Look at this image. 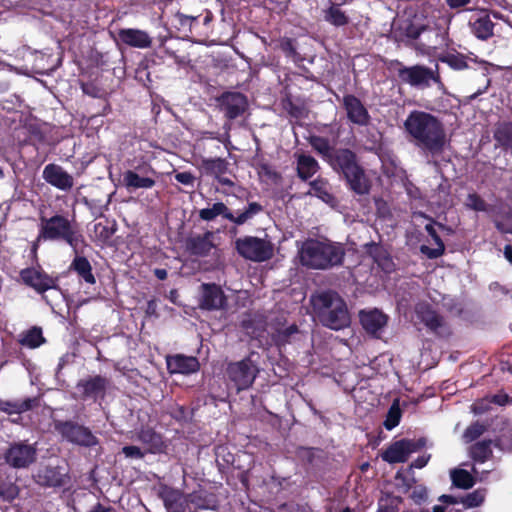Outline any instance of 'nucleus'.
Wrapping results in <instances>:
<instances>
[{
    "mask_svg": "<svg viewBox=\"0 0 512 512\" xmlns=\"http://www.w3.org/2000/svg\"><path fill=\"white\" fill-rule=\"evenodd\" d=\"M404 126L417 146L432 154L443 150L446 134L443 125L435 116L422 111H413L405 120Z\"/></svg>",
    "mask_w": 512,
    "mask_h": 512,
    "instance_id": "1",
    "label": "nucleus"
},
{
    "mask_svg": "<svg viewBox=\"0 0 512 512\" xmlns=\"http://www.w3.org/2000/svg\"><path fill=\"white\" fill-rule=\"evenodd\" d=\"M299 256L304 266L313 269H327L342 262L344 251L338 244L308 240L303 243Z\"/></svg>",
    "mask_w": 512,
    "mask_h": 512,
    "instance_id": "2",
    "label": "nucleus"
},
{
    "mask_svg": "<svg viewBox=\"0 0 512 512\" xmlns=\"http://www.w3.org/2000/svg\"><path fill=\"white\" fill-rule=\"evenodd\" d=\"M313 304L323 325L340 330L350 324V315L343 299L335 292H323L313 297Z\"/></svg>",
    "mask_w": 512,
    "mask_h": 512,
    "instance_id": "3",
    "label": "nucleus"
},
{
    "mask_svg": "<svg viewBox=\"0 0 512 512\" xmlns=\"http://www.w3.org/2000/svg\"><path fill=\"white\" fill-rule=\"evenodd\" d=\"M81 236L75 231L71 222L60 215L49 219L41 218L40 234L38 240H64L76 249Z\"/></svg>",
    "mask_w": 512,
    "mask_h": 512,
    "instance_id": "4",
    "label": "nucleus"
},
{
    "mask_svg": "<svg viewBox=\"0 0 512 512\" xmlns=\"http://www.w3.org/2000/svg\"><path fill=\"white\" fill-rule=\"evenodd\" d=\"M235 245L238 253L251 261H266L273 255V245L265 239L246 236L237 239Z\"/></svg>",
    "mask_w": 512,
    "mask_h": 512,
    "instance_id": "5",
    "label": "nucleus"
},
{
    "mask_svg": "<svg viewBox=\"0 0 512 512\" xmlns=\"http://www.w3.org/2000/svg\"><path fill=\"white\" fill-rule=\"evenodd\" d=\"M257 369L250 359L231 363L227 367L228 379L237 391L249 388L255 380Z\"/></svg>",
    "mask_w": 512,
    "mask_h": 512,
    "instance_id": "6",
    "label": "nucleus"
},
{
    "mask_svg": "<svg viewBox=\"0 0 512 512\" xmlns=\"http://www.w3.org/2000/svg\"><path fill=\"white\" fill-rule=\"evenodd\" d=\"M424 442L402 439L390 445L382 455L383 460L388 463L405 462L411 453L418 451Z\"/></svg>",
    "mask_w": 512,
    "mask_h": 512,
    "instance_id": "7",
    "label": "nucleus"
},
{
    "mask_svg": "<svg viewBox=\"0 0 512 512\" xmlns=\"http://www.w3.org/2000/svg\"><path fill=\"white\" fill-rule=\"evenodd\" d=\"M56 430L68 441L83 445L92 446L96 444V437L85 427L70 422L56 424Z\"/></svg>",
    "mask_w": 512,
    "mask_h": 512,
    "instance_id": "8",
    "label": "nucleus"
},
{
    "mask_svg": "<svg viewBox=\"0 0 512 512\" xmlns=\"http://www.w3.org/2000/svg\"><path fill=\"white\" fill-rule=\"evenodd\" d=\"M6 462L15 468H25L36 459V449L29 444L16 443L5 454Z\"/></svg>",
    "mask_w": 512,
    "mask_h": 512,
    "instance_id": "9",
    "label": "nucleus"
},
{
    "mask_svg": "<svg viewBox=\"0 0 512 512\" xmlns=\"http://www.w3.org/2000/svg\"><path fill=\"white\" fill-rule=\"evenodd\" d=\"M418 319L432 332L438 335L449 334L446 321L436 311L426 304H419L416 307Z\"/></svg>",
    "mask_w": 512,
    "mask_h": 512,
    "instance_id": "10",
    "label": "nucleus"
},
{
    "mask_svg": "<svg viewBox=\"0 0 512 512\" xmlns=\"http://www.w3.org/2000/svg\"><path fill=\"white\" fill-rule=\"evenodd\" d=\"M399 77L412 86H429L430 81L439 82V76L423 66L400 69Z\"/></svg>",
    "mask_w": 512,
    "mask_h": 512,
    "instance_id": "11",
    "label": "nucleus"
},
{
    "mask_svg": "<svg viewBox=\"0 0 512 512\" xmlns=\"http://www.w3.org/2000/svg\"><path fill=\"white\" fill-rule=\"evenodd\" d=\"M21 278L26 285L32 287L39 293L56 287L54 278L36 268L24 269L21 272Z\"/></svg>",
    "mask_w": 512,
    "mask_h": 512,
    "instance_id": "12",
    "label": "nucleus"
},
{
    "mask_svg": "<svg viewBox=\"0 0 512 512\" xmlns=\"http://www.w3.org/2000/svg\"><path fill=\"white\" fill-rule=\"evenodd\" d=\"M42 176L47 183L63 191L71 189L74 184L73 177L56 164L45 166Z\"/></svg>",
    "mask_w": 512,
    "mask_h": 512,
    "instance_id": "13",
    "label": "nucleus"
},
{
    "mask_svg": "<svg viewBox=\"0 0 512 512\" xmlns=\"http://www.w3.org/2000/svg\"><path fill=\"white\" fill-rule=\"evenodd\" d=\"M225 297L220 287L214 284L202 285L200 307L207 310H216L224 307Z\"/></svg>",
    "mask_w": 512,
    "mask_h": 512,
    "instance_id": "14",
    "label": "nucleus"
},
{
    "mask_svg": "<svg viewBox=\"0 0 512 512\" xmlns=\"http://www.w3.org/2000/svg\"><path fill=\"white\" fill-rule=\"evenodd\" d=\"M343 105L350 121L358 125H366L369 114L361 101L353 95H346L343 98Z\"/></svg>",
    "mask_w": 512,
    "mask_h": 512,
    "instance_id": "15",
    "label": "nucleus"
},
{
    "mask_svg": "<svg viewBox=\"0 0 512 512\" xmlns=\"http://www.w3.org/2000/svg\"><path fill=\"white\" fill-rule=\"evenodd\" d=\"M118 37L124 44L135 48L145 49L152 44V38L148 33L139 29H121L118 32Z\"/></svg>",
    "mask_w": 512,
    "mask_h": 512,
    "instance_id": "16",
    "label": "nucleus"
},
{
    "mask_svg": "<svg viewBox=\"0 0 512 512\" xmlns=\"http://www.w3.org/2000/svg\"><path fill=\"white\" fill-rule=\"evenodd\" d=\"M168 369L171 373L189 374L199 369V362L195 357L175 355L167 359Z\"/></svg>",
    "mask_w": 512,
    "mask_h": 512,
    "instance_id": "17",
    "label": "nucleus"
},
{
    "mask_svg": "<svg viewBox=\"0 0 512 512\" xmlns=\"http://www.w3.org/2000/svg\"><path fill=\"white\" fill-rule=\"evenodd\" d=\"M246 108V99L240 93H229L222 99V110L225 115L234 119L244 112Z\"/></svg>",
    "mask_w": 512,
    "mask_h": 512,
    "instance_id": "18",
    "label": "nucleus"
},
{
    "mask_svg": "<svg viewBox=\"0 0 512 512\" xmlns=\"http://www.w3.org/2000/svg\"><path fill=\"white\" fill-rule=\"evenodd\" d=\"M345 179L348 182L350 188L357 194H367L370 190L371 184L365 171L359 165L345 174Z\"/></svg>",
    "mask_w": 512,
    "mask_h": 512,
    "instance_id": "19",
    "label": "nucleus"
},
{
    "mask_svg": "<svg viewBox=\"0 0 512 512\" xmlns=\"http://www.w3.org/2000/svg\"><path fill=\"white\" fill-rule=\"evenodd\" d=\"M227 168V162L221 158L204 159L201 162V169L205 174L214 176L222 184L231 185V181L223 177Z\"/></svg>",
    "mask_w": 512,
    "mask_h": 512,
    "instance_id": "20",
    "label": "nucleus"
},
{
    "mask_svg": "<svg viewBox=\"0 0 512 512\" xmlns=\"http://www.w3.org/2000/svg\"><path fill=\"white\" fill-rule=\"evenodd\" d=\"M331 165L336 169H340L345 175L355 169L358 164L356 161V155L348 149L337 150L333 157L330 159Z\"/></svg>",
    "mask_w": 512,
    "mask_h": 512,
    "instance_id": "21",
    "label": "nucleus"
},
{
    "mask_svg": "<svg viewBox=\"0 0 512 512\" xmlns=\"http://www.w3.org/2000/svg\"><path fill=\"white\" fill-rule=\"evenodd\" d=\"M360 320L363 328L371 334H376L387 324L386 315L379 310L361 312Z\"/></svg>",
    "mask_w": 512,
    "mask_h": 512,
    "instance_id": "22",
    "label": "nucleus"
},
{
    "mask_svg": "<svg viewBox=\"0 0 512 512\" xmlns=\"http://www.w3.org/2000/svg\"><path fill=\"white\" fill-rule=\"evenodd\" d=\"M213 233L206 232L203 235L195 236L187 241V249L194 255L205 256L214 247Z\"/></svg>",
    "mask_w": 512,
    "mask_h": 512,
    "instance_id": "23",
    "label": "nucleus"
},
{
    "mask_svg": "<svg viewBox=\"0 0 512 512\" xmlns=\"http://www.w3.org/2000/svg\"><path fill=\"white\" fill-rule=\"evenodd\" d=\"M37 482L45 486H62L65 484L66 474L58 468L45 467L37 473Z\"/></svg>",
    "mask_w": 512,
    "mask_h": 512,
    "instance_id": "24",
    "label": "nucleus"
},
{
    "mask_svg": "<svg viewBox=\"0 0 512 512\" xmlns=\"http://www.w3.org/2000/svg\"><path fill=\"white\" fill-rule=\"evenodd\" d=\"M156 181L150 177L140 176L132 170L123 174V184L128 190L150 189L154 187Z\"/></svg>",
    "mask_w": 512,
    "mask_h": 512,
    "instance_id": "25",
    "label": "nucleus"
},
{
    "mask_svg": "<svg viewBox=\"0 0 512 512\" xmlns=\"http://www.w3.org/2000/svg\"><path fill=\"white\" fill-rule=\"evenodd\" d=\"M425 230L427 231L429 236L432 238V240L434 242V247L430 248L427 245H422L420 247V251L430 259H434V258L441 256L444 253L445 246H444V243L442 242L440 236L437 234L434 224L433 223L427 224L425 226Z\"/></svg>",
    "mask_w": 512,
    "mask_h": 512,
    "instance_id": "26",
    "label": "nucleus"
},
{
    "mask_svg": "<svg viewBox=\"0 0 512 512\" xmlns=\"http://www.w3.org/2000/svg\"><path fill=\"white\" fill-rule=\"evenodd\" d=\"M37 404L36 398H26L24 400L4 401L0 400V411L9 415L20 414L30 410Z\"/></svg>",
    "mask_w": 512,
    "mask_h": 512,
    "instance_id": "27",
    "label": "nucleus"
},
{
    "mask_svg": "<svg viewBox=\"0 0 512 512\" xmlns=\"http://www.w3.org/2000/svg\"><path fill=\"white\" fill-rule=\"evenodd\" d=\"M106 387V379L95 376L78 383L77 388L84 396H97L102 393Z\"/></svg>",
    "mask_w": 512,
    "mask_h": 512,
    "instance_id": "28",
    "label": "nucleus"
},
{
    "mask_svg": "<svg viewBox=\"0 0 512 512\" xmlns=\"http://www.w3.org/2000/svg\"><path fill=\"white\" fill-rule=\"evenodd\" d=\"M319 169L317 161L305 154H300L297 157V171L300 178L306 180L312 177Z\"/></svg>",
    "mask_w": 512,
    "mask_h": 512,
    "instance_id": "29",
    "label": "nucleus"
},
{
    "mask_svg": "<svg viewBox=\"0 0 512 512\" xmlns=\"http://www.w3.org/2000/svg\"><path fill=\"white\" fill-rule=\"evenodd\" d=\"M217 216H223L232 222L233 214L229 211L227 206L222 202H217L212 207L204 208L199 211V217L205 221H211Z\"/></svg>",
    "mask_w": 512,
    "mask_h": 512,
    "instance_id": "30",
    "label": "nucleus"
},
{
    "mask_svg": "<svg viewBox=\"0 0 512 512\" xmlns=\"http://www.w3.org/2000/svg\"><path fill=\"white\" fill-rule=\"evenodd\" d=\"M473 33L479 39H487L493 34V23L488 15H481L472 23Z\"/></svg>",
    "mask_w": 512,
    "mask_h": 512,
    "instance_id": "31",
    "label": "nucleus"
},
{
    "mask_svg": "<svg viewBox=\"0 0 512 512\" xmlns=\"http://www.w3.org/2000/svg\"><path fill=\"white\" fill-rule=\"evenodd\" d=\"M453 485L461 489H469L475 484L471 473L464 469H454L450 473Z\"/></svg>",
    "mask_w": 512,
    "mask_h": 512,
    "instance_id": "32",
    "label": "nucleus"
},
{
    "mask_svg": "<svg viewBox=\"0 0 512 512\" xmlns=\"http://www.w3.org/2000/svg\"><path fill=\"white\" fill-rule=\"evenodd\" d=\"M308 193L317 196L326 203H331L334 200L330 193V188L327 181L323 179H317L311 182L310 190Z\"/></svg>",
    "mask_w": 512,
    "mask_h": 512,
    "instance_id": "33",
    "label": "nucleus"
},
{
    "mask_svg": "<svg viewBox=\"0 0 512 512\" xmlns=\"http://www.w3.org/2000/svg\"><path fill=\"white\" fill-rule=\"evenodd\" d=\"M71 267L87 282L93 284L95 278L91 272V265L85 257H76Z\"/></svg>",
    "mask_w": 512,
    "mask_h": 512,
    "instance_id": "34",
    "label": "nucleus"
},
{
    "mask_svg": "<svg viewBox=\"0 0 512 512\" xmlns=\"http://www.w3.org/2000/svg\"><path fill=\"white\" fill-rule=\"evenodd\" d=\"M470 454L475 461L485 462L492 455L491 441H482L471 447Z\"/></svg>",
    "mask_w": 512,
    "mask_h": 512,
    "instance_id": "35",
    "label": "nucleus"
},
{
    "mask_svg": "<svg viewBox=\"0 0 512 512\" xmlns=\"http://www.w3.org/2000/svg\"><path fill=\"white\" fill-rule=\"evenodd\" d=\"M494 137L501 145L512 148V123L500 124Z\"/></svg>",
    "mask_w": 512,
    "mask_h": 512,
    "instance_id": "36",
    "label": "nucleus"
},
{
    "mask_svg": "<svg viewBox=\"0 0 512 512\" xmlns=\"http://www.w3.org/2000/svg\"><path fill=\"white\" fill-rule=\"evenodd\" d=\"M262 211V206L256 202H251L248 207L237 216L233 215L232 222L237 225H242L255 215Z\"/></svg>",
    "mask_w": 512,
    "mask_h": 512,
    "instance_id": "37",
    "label": "nucleus"
},
{
    "mask_svg": "<svg viewBox=\"0 0 512 512\" xmlns=\"http://www.w3.org/2000/svg\"><path fill=\"white\" fill-rule=\"evenodd\" d=\"M486 496V490L485 489H477L466 496L462 497L460 499V503H462L467 508H474L480 506Z\"/></svg>",
    "mask_w": 512,
    "mask_h": 512,
    "instance_id": "38",
    "label": "nucleus"
},
{
    "mask_svg": "<svg viewBox=\"0 0 512 512\" xmlns=\"http://www.w3.org/2000/svg\"><path fill=\"white\" fill-rule=\"evenodd\" d=\"M44 342L42 331L39 328H33L25 333L21 339V343L29 348L39 347Z\"/></svg>",
    "mask_w": 512,
    "mask_h": 512,
    "instance_id": "39",
    "label": "nucleus"
},
{
    "mask_svg": "<svg viewBox=\"0 0 512 512\" xmlns=\"http://www.w3.org/2000/svg\"><path fill=\"white\" fill-rule=\"evenodd\" d=\"M325 18L335 26H343L348 23V17L337 5H332L327 10Z\"/></svg>",
    "mask_w": 512,
    "mask_h": 512,
    "instance_id": "40",
    "label": "nucleus"
},
{
    "mask_svg": "<svg viewBox=\"0 0 512 512\" xmlns=\"http://www.w3.org/2000/svg\"><path fill=\"white\" fill-rule=\"evenodd\" d=\"M310 145L324 158L331 159V146L329 141L323 137L312 136L309 139Z\"/></svg>",
    "mask_w": 512,
    "mask_h": 512,
    "instance_id": "41",
    "label": "nucleus"
},
{
    "mask_svg": "<svg viewBox=\"0 0 512 512\" xmlns=\"http://www.w3.org/2000/svg\"><path fill=\"white\" fill-rule=\"evenodd\" d=\"M400 418H401V410L399 408L398 401H395L391 405V407L388 411V415H387V418L384 423L385 427L388 430L393 429L394 427H396L399 424Z\"/></svg>",
    "mask_w": 512,
    "mask_h": 512,
    "instance_id": "42",
    "label": "nucleus"
},
{
    "mask_svg": "<svg viewBox=\"0 0 512 512\" xmlns=\"http://www.w3.org/2000/svg\"><path fill=\"white\" fill-rule=\"evenodd\" d=\"M485 430L486 427L484 425L480 424L479 422H475L471 424L469 427H467L463 434V440L466 443L472 442L479 436H481Z\"/></svg>",
    "mask_w": 512,
    "mask_h": 512,
    "instance_id": "43",
    "label": "nucleus"
},
{
    "mask_svg": "<svg viewBox=\"0 0 512 512\" xmlns=\"http://www.w3.org/2000/svg\"><path fill=\"white\" fill-rule=\"evenodd\" d=\"M19 495V489L15 484L4 483L0 485V498L2 500L11 502Z\"/></svg>",
    "mask_w": 512,
    "mask_h": 512,
    "instance_id": "44",
    "label": "nucleus"
},
{
    "mask_svg": "<svg viewBox=\"0 0 512 512\" xmlns=\"http://www.w3.org/2000/svg\"><path fill=\"white\" fill-rule=\"evenodd\" d=\"M466 206L475 211H486L487 209L485 201L475 193L467 196Z\"/></svg>",
    "mask_w": 512,
    "mask_h": 512,
    "instance_id": "45",
    "label": "nucleus"
},
{
    "mask_svg": "<svg viewBox=\"0 0 512 512\" xmlns=\"http://www.w3.org/2000/svg\"><path fill=\"white\" fill-rule=\"evenodd\" d=\"M496 446L505 451L512 450V430L505 429L503 433L498 437Z\"/></svg>",
    "mask_w": 512,
    "mask_h": 512,
    "instance_id": "46",
    "label": "nucleus"
},
{
    "mask_svg": "<svg viewBox=\"0 0 512 512\" xmlns=\"http://www.w3.org/2000/svg\"><path fill=\"white\" fill-rule=\"evenodd\" d=\"M411 498L418 504L427 499V490L423 486H415L411 492Z\"/></svg>",
    "mask_w": 512,
    "mask_h": 512,
    "instance_id": "47",
    "label": "nucleus"
},
{
    "mask_svg": "<svg viewBox=\"0 0 512 512\" xmlns=\"http://www.w3.org/2000/svg\"><path fill=\"white\" fill-rule=\"evenodd\" d=\"M124 455L128 458L140 459L143 457V453L137 446H125L122 449Z\"/></svg>",
    "mask_w": 512,
    "mask_h": 512,
    "instance_id": "48",
    "label": "nucleus"
},
{
    "mask_svg": "<svg viewBox=\"0 0 512 512\" xmlns=\"http://www.w3.org/2000/svg\"><path fill=\"white\" fill-rule=\"evenodd\" d=\"M175 179L184 185H193L194 176L190 172H180L175 175Z\"/></svg>",
    "mask_w": 512,
    "mask_h": 512,
    "instance_id": "49",
    "label": "nucleus"
},
{
    "mask_svg": "<svg viewBox=\"0 0 512 512\" xmlns=\"http://www.w3.org/2000/svg\"><path fill=\"white\" fill-rule=\"evenodd\" d=\"M94 231L96 235L102 240L109 238L111 235L107 226L103 225L102 223H96L94 225Z\"/></svg>",
    "mask_w": 512,
    "mask_h": 512,
    "instance_id": "50",
    "label": "nucleus"
},
{
    "mask_svg": "<svg viewBox=\"0 0 512 512\" xmlns=\"http://www.w3.org/2000/svg\"><path fill=\"white\" fill-rule=\"evenodd\" d=\"M180 498V495L176 492L168 493L164 499L165 505L168 509H174V502L177 501V499Z\"/></svg>",
    "mask_w": 512,
    "mask_h": 512,
    "instance_id": "51",
    "label": "nucleus"
},
{
    "mask_svg": "<svg viewBox=\"0 0 512 512\" xmlns=\"http://www.w3.org/2000/svg\"><path fill=\"white\" fill-rule=\"evenodd\" d=\"M176 18L177 20L179 21V23L182 25V26H189L191 25V23L195 20L194 17L192 16H187V15H184V14H181V13H178L176 15Z\"/></svg>",
    "mask_w": 512,
    "mask_h": 512,
    "instance_id": "52",
    "label": "nucleus"
},
{
    "mask_svg": "<svg viewBox=\"0 0 512 512\" xmlns=\"http://www.w3.org/2000/svg\"><path fill=\"white\" fill-rule=\"evenodd\" d=\"M429 458H430V456H420L416 460L413 461L411 466L414 468H418V469L423 468L428 463Z\"/></svg>",
    "mask_w": 512,
    "mask_h": 512,
    "instance_id": "53",
    "label": "nucleus"
},
{
    "mask_svg": "<svg viewBox=\"0 0 512 512\" xmlns=\"http://www.w3.org/2000/svg\"><path fill=\"white\" fill-rule=\"evenodd\" d=\"M451 8H459L469 3L470 0H446Z\"/></svg>",
    "mask_w": 512,
    "mask_h": 512,
    "instance_id": "54",
    "label": "nucleus"
},
{
    "mask_svg": "<svg viewBox=\"0 0 512 512\" xmlns=\"http://www.w3.org/2000/svg\"><path fill=\"white\" fill-rule=\"evenodd\" d=\"M440 501L447 503V504H458L460 503V500L457 498L451 496V495H442L439 498Z\"/></svg>",
    "mask_w": 512,
    "mask_h": 512,
    "instance_id": "55",
    "label": "nucleus"
},
{
    "mask_svg": "<svg viewBox=\"0 0 512 512\" xmlns=\"http://www.w3.org/2000/svg\"><path fill=\"white\" fill-rule=\"evenodd\" d=\"M449 64L456 69H462L466 67L465 62L457 58L450 59Z\"/></svg>",
    "mask_w": 512,
    "mask_h": 512,
    "instance_id": "56",
    "label": "nucleus"
},
{
    "mask_svg": "<svg viewBox=\"0 0 512 512\" xmlns=\"http://www.w3.org/2000/svg\"><path fill=\"white\" fill-rule=\"evenodd\" d=\"M504 256L512 264V246L506 245L504 247Z\"/></svg>",
    "mask_w": 512,
    "mask_h": 512,
    "instance_id": "57",
    "label": "nucleus"
},
{
    "mask_svg": "<svg viewBox=\"0 0 512 512\" xmlns=\"http://www.w3.org/2000/svg\"><path fill=\"white\" fill-rule=\"evenodd\" d=\"M154 274L159 280L167 278V271L165 269H155Z\"/></svg>",
    "mask_w": 512,
    "mask_h": 512,
    "instance_id": "58",
    "label": "nucleus"
},
{
    "mask_svg": "<svg viewBox=\"0 0 512 512\" xmlns=\"http://www.w3.org/2000/svg\"><path fill=\"white\" fill-rule=\"evenodd\" d=\"M496 226L503 233H512V223L507 226L497 223Z\"/></svg>",
    "mask_w": 512,
    "mask_h": 512,
    "instance_id": "59",
    "label": "nucleus"
},
{
    "mask_svg": "<svg viewBox=\"0 0 512 512\" xmlns=\"http://www.w3.org/2000/svg\"><path fill=\"white\" fill-rule=\"evenodd\" d=\"M508 401V397L505 395V396H495L494 397V402L499 404V405H504L506 404Z\"/></svg>",
    "mask_w": 512,
    "mask_h": 512,
    "instance_id": "60",
    "label": "nucleus"
},
{
    "mask_svg": "<svg viewBox=\"0 0 512 512\" xmlns=\"http://www.w3.org/2000/svg\"><path fill=\"white\" fill-rule=\"evenodd\" d=\"M90 512H113V511L109 508H105L101 505H97Z\"/></svg>",
    "mask_w": 512,
    "mask_h": 512,
    "instance_id": "61",
    "label": "nucleus"
},
{
    "mask_svg": "<svg viewBox=\"0 0 512 512\" xmlns=\"http://www.w3.org/2000/svg\"><path fill=\"white\" fill-rule=\"evenodd\" d=\"M433 512H445V508L443 506L436 505L433 508Z\"/></svg>",
    "mask_w": 512,
    "mask_h": 512,
    "instance_id": "62",
    "label": "nucleus"
},
{
    "mask_svg": "<svg viewBox=\"0 0 512 512\" xmlns=\"http://www.w3.org/2000/svg\"><path fill=\"white\" fill-rule=\"evenodd\" d=\"M392 266V263L390 260H386V263L384 264V269L389 270Z\"/></svg>",
    "mask_w": 512,
    "mask_h": 512,
    "instance_id": "63",
    "label": "nucleus"
},
{
    "mask_svg": "<svg viewBox=\"0 0 512 512\" xmlns=\"http://www.w3.org/2000/svg\"><path fill=\"white\" fill-rule=\"evenodd\" d=\"M154 308H155V304H154V302H153V301H150V302L148 303V309H149V310H153Z\"/></svg>",
    "mask_w": 512,
    "mask_h": 512,
    "instance_id": "64",
    "label": "nucleus"
}]
</instances>
